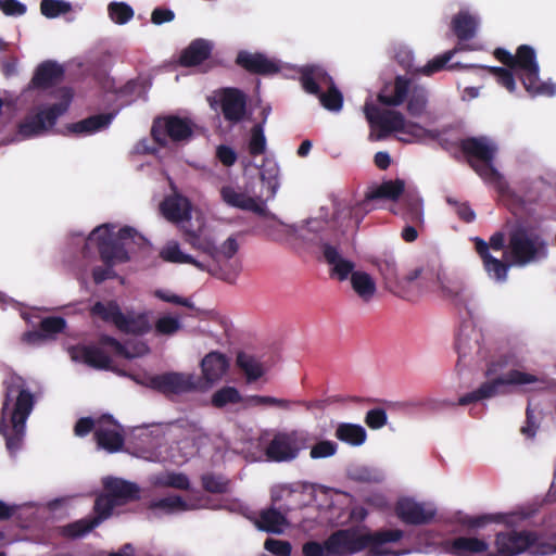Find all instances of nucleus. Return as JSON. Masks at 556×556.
<instances>
[{
    "label": "nucleus",
    "mask_w": 556,
    "mask_h": 556,
    "mask_svg": "<svg viewBox=\"0 0 556 556\" xmlns=\"http://www.w3.org/2000/svg\"><path fill=\"white\" fill-rule=\"evenodd\" d=\"M406 191L405 181L400 178L395 180H386L371 188L366 192L365 199L362 202L348 208L346 212H341V214H344V217L349 218L345 228L352 230H356L358 228L364 215L371 210L369 207V203L371 201L389 200L396 203Z\"/></svg>",
    "instance_id": "12"
},
{
    "label": "nucleus",
    "mask_w": 556,
    "mask_h": 556,
    "mask_svg": "<svg viewBox=\"0 0 556 556\" xmlns=\"http://www.w3.org/2000/svg\"><path fill=\"white\" fill-rule=\"evenodd\" d=\"M248 149L252 156H258L265 153L266 138L264 135L263 124H255L252 127Z\"/></svg>",
    "instance_id": "54"
},
{
    "label": "nucleus",
    "mask_w": 556,
    "mask_h": 556,
    "mask_svg": "<svg viewBox=\"0 0 556 556\" xmlns=\"http://www.w3.org/2000/svg\"><path fill=\"white\" fill-rule=\"evenodd\" d=\"M109 15L116 24H125L134 16V10L125 2H111L108 7Z\"/></svg>",
    "instance_id": "57"
},
{
    "label": "nucleus",
    "mask_w": 556,
    "mask_h": 556,
    "mask_svg": "<svg viewBox=\"0 0 556 556\" xmlns=\"http://www.w3.org/2000/svg\"><path fill=\"white\" fill-rule=\"evenodd\" d=\"M193 135V123L187 117L167 115L154 118L151 127V137L160 147L167 146V138L174 142L189 140Z\"/></svg>",
    "instance_id": "16"
},
{
    "label": "nucleus",
    "mask_w": 556,
    "mask_h": 556,
    "mask_svg": "<svg viewBox=\"0 0 556 556\" xmlns=\"http://www.w3.org/2000/svg\"><path fill=\"white\" fill-rule=\"evenodd\" d=\"M401 529H386L361 533L358 528L351 527L332 532L323 543L308 541L303 544V556H350L368 548L367 556H400L383 547L387 543H395L403 539Z\"/></svg>",
    "instance_id": "1"
},
{
    "label": "nucleus",
    "mask_w": 556,
    "mask_h": 556,
    "mask_svg": "<svg viewBox=\"0 0 556 556\" xmlns=\"http://www.w3.org/2000/svg\"><path fill=\"white\" fill-rule=\"evenodd\" d=\"M493 54L502 64L514 70L521 80L523 88L531 97L555 96L556 84L552 80L542 81L540 79V65L536 60V52L531 46H519L515 54H511L504 48H496Z\"/></svg>",
    "instance_id": "3"
},
{
    "label": "nucleus",
    "mask_w": 556,
    "mask_h": 556,
    "mask_svg": "<svg viewBox=\"0 0 556 556\" xmlns=\"http://www.w3.org/2000/svg\"><path fill=\"white\" fill-rule=\"evenodd\" d=\"M337 452V444L332 441H320L311 448V457L313 459L326 458L334 455Z\"/></svg>",
    "instance_id": "63"
},
{
    "label": "nucleus",
    "mask_w": 556,
    "mask_h": 556,
    "mask_svg": "<svg viewBox=\"0 0 556 556\" xmlns=\"http://www.w3.org/2000/svg\"><path fill=\"white\" fill-rule=\"evenodd\" d=\"M264 547L277 556H291L292 546L289 541L268 538L264 543Z\"/></svg>",
    "instance_id": "61"
},
{
    "label": "nucleus",
    "mask_w": 556,
    "mask_h": 556,
    "mask_svg": "<svg viewBox=\"0 0 556 556\" xmlns=\"http://www.w3.org/2000/svg\"><path fill=\"white\" fill-rule=\"evenodd\" d=\"M180 329V321L176 317L163 316L155 323V331L160 334H174Z\"/></svg>",
    "instance_id": "62"
},
{
    "label": "nucleus",
    "mask_w": 556,
    "mask_h": 556,
    "mask_svg": "<svg viewBox=\"0 0 556 556\" xmlns=\"http://www.w3.org/2000/svg\"><path fill=\"white\" fill-rule=\"evenodd\" d=\"M547 242L543 233L530 226L519 225L508 235V243L504 253L510 264L525 267L547 257Z\"/></svg>",
    "instance_id": "4"
},
{
    "label": "nucleus",
    "mask_w": 556,
    "mask_h": 556,
    "mask_svg": "<svg viewBox=\"0 0 556 556\" xmlns=\"http://www.w3.org/2000/svg\"><path fill=\"white\" fill-rule=\"evenodd\" d=\"M365 422L370 429H380L387 424V413L382 408H372L367 412Z\"/></svg>",
    "instance_id": "64"
},
{
    "label": "nucleus",
    "mask_w": 556,
    "mask_h": 556,
    "mask_svg": "<svg viewBox=\"0 0 556 556\" xmlns=\"http://www.w3.org/2000/svg\"><path fill=\"white\" fill-rule=\"evenodd\" d=\"M516 518L517 515L514 513L485 514L477 517H469L464 521V523H466L470 528H480L491 522L513 526L515 523Z\"/></svg>",
    "instance_id": "46"
},
{
    "label": "nucleus",
    "mask_w": 556,
    "mask_h": 556,
    "mask_svg": "<svg viewBox=\"0 0 556 556\" xmlns=\"http://www.w3.org/2000/svg\"><path fill=\"white\" fill-rule=\"evenodd\" d=\"M292 402L285 399H277L268 395H250L244 399L245 407H275L279 409H289Z\"/></svg>",
    "instance_id": "48"
},
{
    "label": "nucleus",
    "mask_w": 556,
    "mask_h": 556,
    "mask_svg": "<svg viewBox=\"0 0 556 556\" xmlns=\"http://www.w3.org/2000/svg\"><path fill=\"white\" fill-rule=\"evenodd\" d=\"M201 368L205 380L214 383L223 378L229 368L226 355L219 352H211L201 362Z\"/></svg>",
    "instance_id": "35"
},
{
    "label": "nucleus",
    "mask_w": 556,
    "mask_h": 556,
    "mask_svg": "<svg viewBox=\"0 0 556 556\" xmlns=\"http://www.w3.org/2000/svg\"><path fill=\"white\" fill-rule=\"evenodd\" d=\"M96 527L97 526L93 525V521L90 518L80 519L64 526L61 530V533L65 538L76 539L90 532Z\"/></svg>",
    "instance_id": "56"
},
{
    "label": "nucleus",
    "mask_w": 556,
    "mask_h": 556,
    "mask_svg": "<svg viewBox=\"0 0 556 556\" xmlns=\"http://www.w3.org/2000/svg\"><path fill=\"white\" fill-rule=\"evenodd\" d=\"M179 229L184 242L211 257L212 252L215 251V240L211 235L204 232L203 224L197 228H193L191 224H181Z\"/></svg>",
    "instance_id": "28"
},
{
    "label": "nucleus",
    "mask_w": 556,
    "mask_h": 556,
    "mask_svg": "<svg viewBox=\"0 0 556 556\" xmlns=\"http://www.w3.org/2000/svg\"><path fill=\"white\" fill-rule=\"evenodd\" d=\"M444 269L438 267L422 266L419 268H415L407 276V281H414L417 279H421L426 282V286L429 283H437V274H444Z\"/></svg>",
    "instance_id": "59"
},
{
    "label": "nucleus",
    "mask_w": 556,
    "mask_h": 556,
    "mask_svg": "<svg viewBox=\"0 0 556 556\" xmlns=\"http://www.w3.org/2000/svg\"><path fill=\"white\" fill-rule=\"evenodd\" d=\"M472 241L475 243V250L479 257L481 258L483 269L489 276V278L496 282H505L508 277V270L510 266H514L513 264H510V261L505 262L503 260L494 257L489 252V244L483 239L475 237ZM508 260L510 258L508 257Z\"/></svg>",
    "instance_id": "21"
},
{
    "label": "nucleus",
    "mask_w": 556,
    "mask_h": 556,
    "mask_svg": "<svg viewBox=\"0 0 556 556\" xmlns=\"http://www.w3.org/2000/svg\"><path fill=\"white\" fill-rule=\"evenodd\" d=\"M220 195L223 201L229 206L247 211H255L257 208V204L253 198L237 191L233 187L224 186L220 189Z\"/></svg>",
    "instance_id": "42"
},
{
    "label": "nucleus",
    "mask_w": 556,
    "mask_h": 556,
    "mask_svg": "<svg viewBox=\"0 0 556 556\" xmlns=\"http://www.w3.org/2000/svg\"><path fill=\"white\" fill-rule=\"evenodd\" d=\"M288 511L289 509L287 508H276L273 505L268 508L262 509L254 523L256 528L262 531L280 534L283 532L285 527L288 526Z\"/></svg>",
    "instance_id": "27"
},
{
    "label": "nucleus",
    "mask_w": 556,
    "mask_h": 556,
    "mask_svg": "<svg viewBox=\"0 0 556 556\" xmlns=\"http://www.w3.org/2000/svg\"><path fill=\"white\" fill-rule=\"evenodd\" d=\"M117 329L126 334L142 336L151 330V325L146 313L127 312Z\"/></svg>",
    "instance_id": "38"
},
{
    "label": "nucleus",
    "mask_w": 556,
    "mask_h": 556,
    "mask_svg": "<svg viewBox=\"0 0 556 556\" xmlns=\"http://www.w3.org/2000/svg\"><path fill=\"white\" fill-rule=\"evenodd\" d=\"M146 386L165 395L181 394L197 389L192 375L174 371L149 376Z\"/></svg>",
    "instance_id": "18"
},
{
    "label": "nucleus",
    "mask_w": 556,
    "mask_h": 556,
    "mask_svg": "<svg viewBox=\"0 0 556 556\" xmlns=\"http://www.w3.org/2000/svg\"><path fill=\"white\" fill-rule=\"evenodd\" d=\"M63 77V66L55 61L48 60L38 65L30 84L35 88L47 89L61 81Z\"/></svg>",
    "instance_id": "33"
},
{
    "label": "nucleus",
    "mask_w": 556,
    "mask_h": 556,
    "mask_svg": "<svg viewBox=\"0 0 556 556\" xmlns=\"http://www.w3.org/2000/svg\"><path fill=\"white\" fill-rule=\"evenodd\" d=\"M236 364L245 375L248 383L255 382L265 374L263 364L256 357L248 353L239 352L237 354Z\"/></svg>",
    "instance_id": "41"
},
{
    "label": "nucleus",
    "mask_w": 556,
    "mask_h": 556,
    "mask_svg": "<svg viewBox=\"0 0 556 556\" xmlns=\"http://www.w3.org/2000/svg\"><path fill=\"white\" fill-rule=\"evenodd\" d=\"M238 251L239 243L236 237L230 236L220 247L215 244V251L212 252L211 258L213 262H222L223 260L229 261L231 258H236L235 255Z\"/></svg>",
    "instance_id": "53"
},
{
    "label": "nucleus",
    "mask_w": 556,
    "mask_h": 556,
    "mask_svg": "<svg viewBox=\"0 0 556 556\" xmlns=\"http://www.w3.org/2000/svg\"><path fill=\"white\" fill-rule=\"evenodd\" d=\"M115 117V113H100L96 115H91L87 118H84L79 122L68 124L66 129L68 132L74 135H83L88 136L106 129Z\"/></svg>",
    "instance_id": "32"
},
{
    "label": "nucleus",
    "mask_w": 556,
    "mask_h": 556,
    "mask_svg": "<svg viewBox=\"0 0 556 556\" xmlns=\"http://www.w3.org/2000/svg\"><path fill=\"white\" fill-rule=\"evenodd\" d=\"M451 26L459 41H468L476 36L478 21L470 13L460 11L454 15Z\"/></svg>",
    "instance_id": "37"
},
{
    "label": "nucleus",
    "mask_w": 556,
    "mask_h": 556,
    "mask_svg": "<svg viewBox=\"0 0 556 556\" xmlns=\"http://www.w3.org/2000/svg\"><path fill=\"white\" fill-rule=\"evenodd\" d=\"M446 202L455 208L458 218L464 223H472L476 219V213L468 202H458L453 198H446Z\"/></svg>",
    "instance_id": "60"
},
{
    "label": "nucleus",
    "mask_w": 556,
    "mask_h": 556,
    "mask_svg": "<svg viewBox=\"0 0 556 556\" xmlns=\"http://www.w3.org/2000/svg\"><path fill=\"white\" fill-rule=\"evenodd\" d=\"M321 251L324 258L331 266V276L344 281L354 273L355 264L341 256L337 247L330 243H323Z\"/></svg>",
    "instance_id": "30"
},
{
    "label": "nucleus",
    "mask_w": 556,
    "mask_h": 556,
    "mask_svg": "<svg viewBox=\"0 0 556 556\" xmlns=\"http://www.w3.org/2000/svg\"><path fill=\"white\" fill-rule=\"evenodd\" d=\"M213 46L208 40L198 38L184 49L179 56L182 66L191 67L202 64L212 53Z\"/></svg>",
    "instance_id": "34"
},
{
    "label": "nucleus",
    "mask_w": 556,
    "mask_h": 556,
    "mask_svg": "<svg viewBox=\"0 0 556 556\" xmlns=\"http://www.w3.org/2000/svg\"><path fill=\"white\" fill-rule=\"evenodd\" d=\"M96 242L101 261L105 265H114L115 262L125 263L129 261L128 252L118 238L112 232V227L104 224L96 227L85 241L81 250L84 257H89L90 244Z\"/></svg>",
    "instance_id": "13"
},
{
    "label": "nucleus",
    "mask_w": 556,
    "mask_h": 556,
    "mask_svg": "<svg viewBox=\"0 0 556 556\" xmlns=\"http://www.w3.org/2000/svg\"><path fill=\"white\" fill-rule=\"evenodd\" d=\"M35 403V395L23 378H14L5 386L0 412V434L5 439V446L11 455H15L23 445L26 421Z\"/></svg>",
    "instance_id": "2"
},
{
    "label": "nucleus",
    "mask_w": 556,
    "mask_h": 556,
    "mask_svg": "<svg viewBox=\"0 0 556 556\" xmlns=\"http://www.w3.org/2000/svg\"><path fill=\"white\" fill-rule=\"evenodd\" d=\"M444 549L453 556H475L489 549V544L478 538L458 536L444 542Z\"/></svg>",
    "instance_id": "29"
},
{
    "label": "nucleus",
    "mask_w": 556,
    "mask_h": 556,
    "mask_svg": "<svg viewBox=\"0 0 556 556\" xmlns=\"http://www.w3.org/2000/svg\"><path fill=\"white\" fill-rule=\"evenodd\" d=\"M236 64L255 75L268 76L280 72L279 62L261 52L241 50L236 56Z\"/></svg>",
    "instance_id": "22"
},
{
    "label": "nucleus",
    "mask_w": 556,
    "mask_h": 556,
    "mask_svg": "<svg viewBox=\"0 0 556 556\" xmlns=\"http://www.w3.org/2000/svg\"><path fill=\"white\" fill-rule=\"evenodd\" d=\"M308 433L302 430L277 432L265 448L266 457L276 463L295 459L302 450L309 446Z\"/></svg>",
    "instance_id": "14"
},
{
    "label": "nucleus",
    "mask_w": 556,
    "mask_h": 556,
    "mask_svg": "<svg viewBox=\"0 0 556 556\" xmlns=\"http://www.w3.org/2000/svg\"><path fill=\"white\" fill-rule=\"evenodd\" d=\"M300 83L305 92L318 97L326 110L339 112L342 109L343 96L323 66L305 65L301 67Z\"/></svg>",
    "instance_id": "8"
},
{
    "label": "nucleus",
    "mask_w": 556,
    "mask_h": 556,
    "mask_svg": "<svg viewBox=\"0 0 556 556\" xmlns=\"http://www.w3.org/2000/svg\"><path fill=\"white\" fill-rule=\"evenodd\" d=\"M394 513L403 523L410 526L429 525L437 516V509L432 505L409 497L400 498L395 504Z\"/></svg>",
    "instance_id": "17"
},
{
    "label": "nucleus",
    "mask_w": 556,
    "mask_h": 556,
    "mask_svg": "<svg viewBox=\"0 0 556 556\" xmlns=\"http://www.w3.org/2000/svg\"><path fill=\"white\" fill-rule=\"evenodd\" d=\"M104 492L118 506L126 505L140 498V488L137 483L122 478L108 477L103 480Z\"/></svg>",
    "instance_id": "26"
},
{
    "label": "nucleus",
    "mask_w": 556,
    "mask_h": 556,
    "mask_svg": "<svg viewBox=\"0 0 556 556\" xmlns=\"http://www.w3.org/2000/svg\"><path fill=\"white\" fill-rule=\"evenodd\" d=\"M160 256L162 260L168 263H175V264H190L197 267L200 270H205L206 266L195 260L193 256L184 253L180 250V247L178 242L176 241H169L167 244L161 250Z\"/></svg>",
    "instance_id": "39"
},
{
    "label": "nucleus",
    "mask_w": 556,
    "mask_h": 556,
    "mask_svg": "<svg viewBox=\"0 0 556 556\" xmlns=\"http://www.w3.org/2000/svg\"><path fill=\"white\" fill-rule=\"evenodd\" d=\"M364 113L370 127L380 130L379 138H384L392 132L419 137L425 131L424 127L419 124L407 121L401 112L395 110L380 109L372 103L366 102Z\"/></svg>",
    "instance_id": "10"
},
{
    "label": "nucleus",
    "mask_w": 556,
    "mask_h": 556,
    "mask_svg": "<svg viewBox=\"0 0 556 556\" xmlns=\"http://www.w3.org/2000/svg\"><path fill=\"white\" fill-rule=\"evenodd\" d=\"M201 484L207 493L224 494L229 491L230 482L223 475L207 472L201 476Z\"/></svg>",
    "instance_id": "49"
},
{
    "label": "nucleus",
    "mask_w": 556,
    "mask_h": 556,
    "mask_svg": "<svg viewBox=\"0 0 556 556\" xmlns=\"http://www.w3.org/2000/svg\"><path fill=\"white\" fill-rule=\"evenodd\" d=\"M460 151L467 157L469 166L488 184L500 191L506 187L501 173L494 167L496 147L485 137H468L460 140Z\"/></svg>",
    "instance_id": "6"
},
{
    "label": "nucleus",
    "mask_w": 556,
    "mask_h": 556,
    "mask_svg": "<svg viewBox=\"0 0 556 556\" xmlns=\"http://www.w3.org/2000/svg\"><path fill=\"white\" fill-rule=\"evenodd\" d=\"M390 212L405 223L425 225L424 200L415 188H407L403 197L393 203Z\"/></svg>",
    "instance_id": "20"
},
{
    "label": "nucleus",
    "mask_w": 556,
    "mask_h": 556,
    "mask_svg": "<svg viewBox=\"0 0 556 556\" xmlns=\"http://www.w3.org/2000/svg\"><path fill=\"white\" fill-rule=\"evenodd\" d=\"M71 9V4L63 0H41L40 2L41 14L49 18L65 14Z\"/></svg>",
    "instance_id": "58"
},
{
    "label": "nucleus",
    "mask_w": 556,
    "mask_h": 556,
    "mask_svg": "<svg viewBox=\"0 0 556 556\" xmlns=\"http://www.w3.org/2000/svg\"><path fill=\"white\" fill-rule=\"evenodd\" d=\"M240 402H244V399H242L240 392L235 387H224L217 390L212 396V404L217 408Z\"/></svg>",
    "instance_id": "51"
},
{
    "label": "nucleus",
    "mask_w": 556,
    "mask_h": 556,
    "mask_svg": "<svg viewBox=\"0 0 556 556\" xmlns=\"http://www.w3.org/2000/svg\"><path fill=\"white\" fill-rule=\"evenodd\" d=\"M60 102L54 103L35 114H28L18 125V134L23 138H30L41 135L48 128L53 127L58 118L63 115L70 108L73 100V90L63 87L59 90Z\"/></svg>",
    "instance_id": "11"
},
{
    "label": "nucleus",
    "mask_w": 556,
    "mask_h": 556,
    "mask_svg": "<svg viewBox=\"0 0 556 556\" xmlns=\"http://www.w3.org/2000/svg\"><path fill=\"white\" fill-rule=\"evenodd\" d=\"M336 437L342 442L358 446L362 445L367 438L366 430L355 424H340L336 430Z\"/></svg>",
    "instance_id": "44"
},
{
    "label": "nucleus",
    "mask_w": 556,
    "mask_h": 556,
    "mask_svg": "<svg viewBox=\"0 0 556 556\" xmlns=\"http://www.w3.org/2000/svg\"><path fill=\"white\" fill-rule=\"evenodd\" d=\"M220 109L224 118L231 123H240L247 112V96L238 88H225L220 93Z\"/></svg>",
    "instance_id": "25"
},
{
    "label": "nucleus",
    "mask_w": 556,
    "mask_h": 556,
    "mask_svg": "<svg viewBox=\"0 0 556 556\" xmlns=\"http://www.w3.org/2000/svg\"><path fill=\"white\" fill-rule=\"evenodd\" d=\"M496 552L486 556H516L526 551L532 555H551L556 553V533L543 536L535 531H507L495 535Z\"/></svg>",
    "instance_id": "5"
},
{
    "label": "nucleus",
    "mask_w": 556,
    "mask_h": 556,
    "mask_svg": "<svg viewBox=\"0 0 556 556\" xmlns=\"http://www.w3.org/2000/svg\"><path fill=\"white\" fill-rule=\"evenodd\" d=\"M149 510L161 509L165 514L170 515L176 511H186L189 509L187 502L179 495H172L152 501L148 505Z\"/></svg>",
    "instance_id": "45"
},
{
    "label": "nucleus",
    "mask_w": 556,
    "mask_h": 556,
    "mask_svg": "<svg viewBox=\"0 0 556 556\" xmlns=\"http://www.w3.org/2000/svg\"><path fill=\"white\" fill-rule=\"evenodd\" d=\"M118 505L105 492L98 495L94 501L93 510L96 516L90 518L97 527L112 516L113 509Z\"/></svg>",
    "instance_id": "47"
},
{
    "label": "nucleus",
    "mask_w": 556,
    "mask_h": 556,
    "mask_svg": "<svg viewBox=\"0 0 556 556\" xmlns=\"http://www.w3.org/2000/svg\"><path fill=\"white\" fill-rule=\"evenodd\" d=\"M457 48L448 50L441 55H438L430 60L426 65L420 67L418 72L426 76H431L434 73H438L445 68L446 64L452 60V58L456 54Z\"/></svg>",
    "instance_id": "55"
},
{
    "label": "nucleus",
    "mask_w": 556,
    "mask_h": 556,
    "mask_svg": "<svg viewBox=\"0 0 556 556\" xmlns=\"http://www.w3.org/2000/svg\"><path fill=\"white\" fill-rule=\"evenodd\" d=\"M437 285H439L444 298L450 299L457 306L467 308L471 296L458 274L447 270L444 274H437Z\"/></svg>",
    "instance_id": "24"
},
{
    "label": "nucleus",
    "mask_w": 556,
    "mask_h": 556,
    "mask_svg": "<svg viewBox=\"0 0 556 556\" xmlns=\"http://www.w3.org/2000/svg\"><path fill=\"white\" fill-rule=\"evenodd\" d=\"M161 211L164 217L176 224H191V205L187 198L170 197L161 203Z\"/></svg>",
    "instance_id": "31"
},
{
    "label": "nucleus",
    "mask_w": 556,
    "mask_h": 556,
    "mask_svg": "<svg viewBox=\"0 0 556 556\" xmlns=\"http://www.w3.org/2000/svg\"><path fill=\"white\" fill-rule=\"evenodd\" d=\"M109 353L126 359H132L136 355L114 337L101 334L98 344L76 345L70 349L73 361L83 362L98 370L115 371L113 359Z\"/></svg>",
    "instance_id": "7"
},
{
    "label": "nucleus",
    "mask_w": 556,
    "mask_h": 556,
    "mask_svg": "<svg viewBox=\"0 0 556 556\" xmlns=\"http://www.w3.org/2000/svg\"><path fill=\"white\" fill-rule=\"evenodd\" d=\"M538 381L536 376L523 372L517 369L509 370L505 376L497 377L493 380L483 382L477 390L460 396L457 405L466 406L481 400L495 396L501 392V388L509 384L522 386L534 383Z\"/></svg>",
    "instance_id": "15"
},
{
    "label": "nucleus",
    "mask_w": 556,
    "mask_h": 556,
    "mask_svg": "<svg viewBox=\"0 0 556 556\" xmlns=\"http://www.w3.org/2000/svg\"><path fill=\"white\" fill-rule=\"evenodd\" d=\"M387 86L378 93L379 103L387 106H399L407 100L406 111L412 117H421L427 112L428 91L421 86L410 88V80L402 75L395 77L393 93L387 94Z\"/></svg>",
    "instance_id": "9"
},
{
    "label": "nucleus",
    "mask_w": 556,
    "mask_h": 556,
    "mask_svg": "<svg viewBox=\"0 0 556 556\" xmlns=\"http://www.w3.org/2000/svg\"><path fill=\"white\" fill-rule=\"evenodd\" d=\"M39 328L47 341L55 340L58 334L64 332L66 320L61 316H48L40 320Z\"/></svg>",
    "instance_id": "50"
},
{
    "label": "nucleus",
    "mask_w": 556,
    "mask_h": 556,
    "mask_svg": "<svg viewBox=\"0 0 556 556\" xmlns=\"http://www.w3.org/2000/svg\"><path fill=\"white\" fill-rule=\"evenodd\" d=\"M208 273L228 283H235L242 270V263L239 258L214 262L213 266L206 268Z\"/></svg>",
    "instance_id": "40"
},
{
    "label": "nucleus",
    "mask_w": 556,
    "mask_h": 556,
    "mask_svg": "<svg viewBox=\"0 0 556 556\" xmlns=\"http://www.w3.org/2000/svg\"><path fill=\"white\" fill-rule=\"evenodd\" d=\"M351 285L354 292L366 303L374 298L377 291L374 279L365 271H354L351 276Z\"/></svg>",
    "instance_id": "43"
},
{
    "label": "nucleus",
    "mask_w": 556,
    "mask_h": 556,
    "mask_svg": "<svg viewBox=\"0 0 556 556\" xmlns=\"http://www.w3.org/2000/svg\"><path fill=\"white\" fill-rule=\"evenodd\" d=\"M90 315L104 323L113 324L117 328L123 324L124 313L115 300H109L105 302L97 301L90 307Z\"/></svg>",
    "instance_id": "36"
},
{
    "label": "nucleus",
    "mask_w": 556,
    "mask_h": 556,
    "mask_svg": "<svg viewBox=\"0 0 556 556\" xmlns=\"http://www.w3.org/2000/svg\"><path fill=\"white\" fill-rule=\"evenodd\" d=\"M481 342V331L469 321L463 323L455 341V348L458 354L457 366L463 363L467 365L468 358L483 357Z\"/></svg>",
    "instance_id": "19"
},
{
    "label": "nucleus",
    "mask_w": 556,
    "mask_h": 556,
    "mask_svg": "<svg viewBox=\"0 0 556 556\" xmlns=\"http://www.w3.org/2000/svg\"><path fill=\"white\" fill-rule=\"evenodd\" d=\"M99 427L94 430V440L100 448L109 453L122 450L125 438L122 431L117 430V424L110 415H104L99 420Z\"/></svg>",
    "instance_id": "23"
},
{
    "label": "nucleus",
    "mask_w": 556,
    "mask_h": 556,
    "mask_svg": "<svg viewBox=\"0 0 556 556\" xmlns=\"http://www.w3.org/2000/svg\"><path fill=\"white\" fill-rule=\"evenodd\" d=\"M156 484L164 488H173L187 491L190 489V480L182 472H165L157 478Z\"/></svg>",
    "instance_id": "52"
}]
</instances>
